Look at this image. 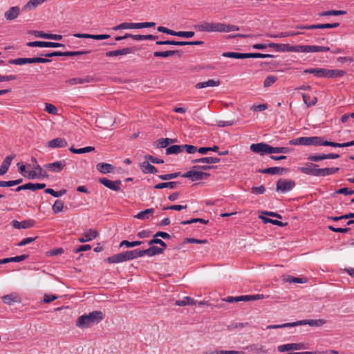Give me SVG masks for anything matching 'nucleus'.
I'll use <instances>...</instances> for the list:
<instances>
[{
	"mask_svg": "<svg viewBox=\"0 0 354 354\" xmlns=\"http://www.w3.org/2000/svg\"><path fill=\"white\" fill-rule=\"evenodd\" d=\"M318 165L313 162H306L305 166L300 167L298 170L302 174L313 176H326L339 171V167L317 168Z\"/></svg>",
	"mask_w": 354,
	"mask_h": 354,
	"instance_id": "1",
	"label": "nucleus"
},
{
	"mask_svg": "<svg viewBox=\"0 0 354 354\" xmlns=\"http://www.w3.org/2000/svg\"><path fill=\"white\" fill-rule=\"evenodd\" d=\"M104 317V314L100 310H95L88 315L80 316L76 321V326L82 328H89L91 325L98 324Z\"/></svg>",
	"mask_w": 354,
	"mask_h": 354,
	"instance_id": "2",
	"label": "nucleus"
},
{
	"mask_svg": "<svg viewBox=\"0 0 354 354\" xmlns=\"http://www.w3.org/2000/svg\"><path fill=\"white\" fill-rule=\"evenodd\" d=\"M226 24L220 22L203 21L194 26V28L201 32H226Z\"/></svg>",
	"mask_w": 354,
	"mask_h": 354,
	"instance_id": "3",
	"label": "nucleus"
},
{
	"mask_svg": "<svg viewBox=\"0 0 354 354\" xmlns=\"http://www.w3.org/2000/svg\"><path fill=\"white\" fill-rule=\"evenodd\" d=\"M217 167L216 165H194L192 167L193 170L183 174L181 177L189 178L192 181L201 180H203L202 171L216 169Z\"/></svg>",
	"mask_w": 354,
	"mask_h": 354,
	"instance_id": "4",
	"label": "nucleus"
},
{
	"mask_svg": "<svg viewBox=\"0 0 354 354\" xmlns=\"http://www.w3.org/2000/svg\"><path fill=\"white\" fill-rule=\"evenodd\" d=\"M324 141V138L319 136L300 137L290 140L289 144L291 145L324 146L323 143Z\"/></svg>",
	"mask_w": 354,
	"mask_h": 354,
	"instance_id": "5",
	"label": "nucleus"
},
{
	"mask_svg": "<svg viewBox=\"0 0 354 354\" xmlns=\"http://www.w3.org/2000/svg\"><path fill=\"white\" fill-rule=\"evenodd\" d=\"M135 259H136L135 250H127L120 253L115 254L105 259L104 261L108 263H119Z\"/></svg>",
	"mask_w": 354,
	"mask_h": 354,
	"instance_id": "6",
	"label": "nucleus"
},
{
	"mask_svg": "<svg viewBox=\"0 0 354 354\" xmlns=\"http://www.w3.org/2000/svg\"><path fill=\"white\" fill-rule=\"evenodd\" d=\"M51 60L48 58H43L41 57H19L17 59H12L8 60L9 64L24 65L26 64H36V63H49Z\"/></svg>",
	"mask_w": 354,
	"mask_h": 354,
	"instance_id": "7",
	"label": "nucleus"
},
{
	"mask_svg": "<svg viewBox=\"0 0 354 354\" xmlns=\"http://www.w3.org/2000/svg\"><path fill=\"white\" fill-rule=\"evenodd\" d=\"M269 48H273L277 52H297L301 53V45L290 46L288 44L268 43Z\"/></svg>",
	"mask_w": 354,
	"mask_h": 354,
	"instance_id": "8",
	"label": "nucleus"
},
{
	"mask_svg": "<svg viewBox=\"0 0 354 354\" xmlns=\"http://www.w3.org/2000/svg\"><path fill=\"white\" fill-rule=\"evenodd\" d=\"M295 185L296 183L293 180L279 178L276 183V192L286 193L292 190Z\"/></svg>",
	"mask_w": 354,
	"mask_h": 354,
	"instance_id": "9",
	"label": "nucleus"
},
{
	"mask_svg": "<svg viewBox=\"0 0 354 354\" xmlns=\"http://www.w3.org/2000/svg\"><path fill=\"white\" fill-rule=\"evenodd\" d=\"M157 45H172V46H200L204 44L203 41H176V40H159L156 41Z\"/></svg>",
	"mask_w": 354,
	"mask_h": 354,
	"instance_id": "10",
	"label": "nucleus"
},
{
	"mask_svg": "<svg viewBox=\"0 0 354 354\" xmlns=\"http://www.w3.org/2000/svg\"><path fill=\"white\" fill-rule=\"evenodd\" d=\"M26 46L28 47H40V48H65L66 46L64 44L53 42V41H34L26 43Z\"/></svg>",
	"mask_w": 354,
	"mask_h": 354,
	"instance_id": "11",
	"label": "nucleus"
},
{
	"mask_svg": "<svg viewBox=\"0 0 354 354\" xmlns=\"http://www.w3.org/2000/svg\"><path fill=\"white\" fill-rule=\"evenodd\" d=\"M270 149L271 145L265 142L252 144L250 147L251 151L255 153H259L261 156L270 154Z\"/></svg>",
	"mask_w": 354,
	"mask_h": 354,
	"instance_id": "12",
	"label": "nucleus"
},
{
	"mask_svg": "<svg viewBox=\"0 0 354 354\" xmlns=\"http://www.w3.org/2000/svg\"><path fill=\"white\" fill-rule=\"evenodd\" d=\"M98 182L107 187L108 189L115 191L119 192L120 190V185H122V182L120 180H116L115 181H112L106 178L102 177L98 179Z\"/></svg>",
	"mask_w": 354,
	"mask_h": 354,
	"instance_id": "13",
	"label": "nucleus"
},
{
	"mask_svg": "<svg viewBox=\"0 0 354 354\" xmlns=\"http://www.w3.org/2000/svg\"><path fill=\"white\" fill-rule=\"evenodd\" d=\"M339 158V155L337 153H314L310 154L308 156L307 160L311 162H319L325 159H337Z\"/></svg>",
	"mask_w": 354,
	"mask_h": 354,
	"instance_id": "14",
	"label": "nucleus"
},
{
	"mask_svg": "<svg viewBox=\"0 0 354 354\" xmlns=\"http://www.w3.org/2000/svg\"><path fill=\"white\" fill-rule=\"evenodd\" d=\"M136 50H138V48L136 46L127 47L122 49L107 51L105 53V55L106 57H116L120 55H125L127 54L134 53Z\"/></svg>",
	"mask_w": 354,
	"mask_h": 354,
	"instance_id": "15",
	"label": "nucleus"
},
{
	"mask_svg": "<svg viewBox=\"0 0 354 354\" xmlns=\"http://www.w3.org/2000/svg\"><path fill=\"white\" fill-rule=\"evenodd\" d=\"M306 348L304 343H290L279 345L277 350L280 353H284L289 351H297Z\"/></svg>",
	"mask_w": 354,
	"mask_h": 354,
	"instance_id": "16",
	"label": "nucleus"
},
{
	"mask_svg": "<svg viewBox=\"0 0 354 354\" xmlns=\"http://www.w3.org/2000/svg\"><path fill=\"white\" fill-rule=\"evenodd\" d=\"M46 185L45 183H26L24 185L18 186L15 189V191L19 192H21V190L28 189V190H31L32 192H35V191L38 190V189H44L46 187Z\"/></svg>",
	"mask_w": 354,
	"mask_h": 354,
	"instance_id": "17",
	"label": "nucleus"
},
{
	"mask_svg": "<svg viewBox=\"0 0 354 354\" xmlns=\"http://www.w3.org/2000/svg\"><path fill=\"white\" fill-rule=\"evenodd\" d=\"M36 221L34 219H27L22 221L13 220L11 222L12 226L15 229H28L35 226Z\"/></svg>",
	"mask_w": 354,
	"mask_h": 354,
	"instance_id": "18",
	"label": "nucleus"
},
{
	"mask_svg": "<svg viewBox=\"0 0 354 354\" xmlns=\"http://www.w3.org/2000/svg\"><path fill=\"white\" fill-rule=\"evenodd\" d=\"M289 171V169L279 167H272L266 169H259L257 170V172L264 174H282L283 172Z\"/></svg>",
	"mask_w": 354,
	"mask_h": 354,
	"instance_id": "19",
	"label": "nucleus"
},
{
	"mask_svg": "<svg viewBox=\"0 0 354 354\" xmlns=\"http://www.w3.org/2000/svg\"><path fill=\"white\" fill-rule=\"evenodd\" d=\"M66 166L65 160L56 161L44 165V167L53 172H60Z\"/></svg>",
	"mask_w": 354,
	"mask_h": 354,
	"instance_id": "20",
	"label": "nucleus"
},
{
	"mask_svg": "<svg viewBox=\"0 0 354 354\" xmlns=\"http://www.w3.org/2000/svg\"><path fill=\"white\" fill-rule=\"evenodd\" d=\"M330 50L328 46L301 45V53H316V52H327Z\"/></svg>",
	"mask_w": 354,
	"mask_h": 354,
	"instance_id": "21",
	"label": "nucleus"
},
{
	"mask_svg": "<svg viewBox=\"0 0 354 354\" xmlns=\"http://www.w3.org/2000/svg\"><path fill=\"white\" fill-rule=\"evenodd\" d=\"M32 35L36 37L52 39V40H61L62 39V35H57V34H51V33H46L43 31L40 30H33Z\"/></svg>",
	"mask_w": 354,
	"mask_h": 354,
	"instance_id": "22",
	"label": "nucleus"
},
{
	"mask_svg": "<svg viewBox=\"0 0 354 354\" xmlns=\"http://www.w3.org/2000/svg\"><path fill=\"white\" fill-rule=\"evenodd\" d=\"M183 52L181 50H169L166 51H155L153 56L156 57H163L166 58L173 55H178L181 57Z\"/></svg>",
	"mask_w": 354,
	"mask_h": 354,
	"instance_id": "23",
	"label": "nucleus"
},
{
	"mask_svg": "<svg viewBox=\"0 0 354 354\" xmlns=\"http://www.w3.org/2000/svg\"><path fill=\"white\" fill-rule=\"evenodd\" d=\"M305 74H313L315 76L317 77H326L327 78L328 69L323 68H308L305 69L303 71Z\"/></svg>",
	"mask_w": 354,
	"mask_h": 354,
	"instance_id": "24",
	"label": "nucleus"
},
{
	"mask_svg": "<svg viewBox=\"0 0 354 354\" xmlns=\"http://www.w3.org/2000/svg\"><path fill=\"white\" fill-rule=\"evenodd\" d=\"M68 142L63 138H57L48 142L47 147L49 148L66 147Z\"/></svg>",
	"mask_w": 354,
	"mask_h": 354,
	"instance_id": "25",
	"label": "nucleus"
},
{
	"mask_svg": "<svg viewBox=\"0 0 354 354\" xmlns=\"http://www.w3.org/2000/svg\"><path fill=\"white\" fill-rule=\"evenodd\" d=\"M15 153L6 156L0 167V176L4 175L8 171L12 160L15 158Z\"/></svg>",
	"mask_w": 354,
	"mask_h": 354,
	"instance_id": "26",
	"label": "nucleus"
},
{
	"mask_svg": "<svg viewBox=\"0 0 354 354\" xmlns=\"http://www.w3.org/2000/svg\"><path fill=\"white\" fill-rule=\"evenodd\" d=\"M83 235V237L78 239V241L80 243H84L92 241L98 236V232L97 230L89 229L85 231Z\"/></svg>",
	"mask_w": 354,
	"mask_h": 354,
	"instance_id": "27",
	"label": "nucleus"
},
{
	"mask_svg": "<svg viewBox=\"0 0 354 354\" xmlns=\"http://www.w3.org/2000/svg\"><path fill=\"white\" fill-rule=\"evenodd\" d=\"M2 300L4 304L11 305L13 303H21V299L17 293H10L2 297Z\"/></svg>",
	"mask_w": 354,
	"mask_h": 354,
	"instance_id": "28",
	"label": "nucleus"
},
{
	"mask_svg": "<svg viewBox=\"0 0 354 354\" xmlns=\"http://www.w3.org/2000/svg\"><path fill=\"white\" fill-rule=\"evenodd\" d=\"M156 26L154 22H141V23H128L127 22V29H140L145 28H152Z\"/></svg>",
	"mask_w": 354,
	"mask_h": 354,
	"instance_id": "29",
	"label": "nucleus"
},
{
	"mask_svg": "<svg viewBox=\"0 0 354 354\" xmlns=\"http://www.w3.org/2000/svg\"><path fill=\"white\" fill-rule=\"evenodd\" d=\"M19 8L18 6H13L10 8L9 10L5 12L4 17L7 20L11 21L16 19L19 16Z\"/></svg>",
	"mask_w": 354,
	"mask_h": 354,
	"instance_id": "30",
	"label": "nucleus"
},
{
	"mask_svg": "<svg viewBox=\"0 0 354 354\" xmlns=\"http://www.w3.org/2000/svg\"><path fill=\"white\" fill-rule=\"evenodd\" d=\"M126 37L131 38L133 40L141 41V40H156L158 39V36L153 35H132L131 33H126Z\"/></svg>",
	"mask_w": 354,
	"mask_h": 354,
	"instance_id": "31",
	"label": "nucleus"
},
{
	"mask_svg": "<svg viewBox=\"0 0 354 354\" xmlns=\"http://www.w3.org/2000/svg\"><path fill=\"white\" fill-rule=\"evenodd\" d=\"M180 184L178 181H169V182H163L154 185V189H162L165 188H169L171 189H175Z\"/></svg>",
	"mask_w": 354,
	"mask_h": 354,
	"instance_id": "32",
	"label": "nucleus"
},
{
	"mask_svg": "<svg viewBox=\"0 0 354 354\" xmlns=\"http://www.w3.org/2000/svg\"><path fill=\"white\" fill-rule=\"evenodd\" d=\"M221 84V82L219 80H208L206 82H198L195 85V88L197 89H201L203 88H206L207 86H218Z\"/></svg>",
	"mask_w": 354,
	"mask_h": 354,
	"instance_id": "33",
	"label": "nucleus"
},
{
	"mask_svg": "<svg viewBox=\"0 0 354 354\" xmlns=\"http://www.w3.org/2000/svg\"><path fill=\"white\" fill-rule=\"evenodd\" d=\"M301 326V325H309L310 326H322L324 324L326 323V320L323 319H302L300 320Z\"/></svg>",
	"mask_w": 354,
	"mask_h": 354,
	"instance_id": "34",
	"label": "nucleus"
},
{
	"mask_svg": "<svg viewBox=\"0 0 354 354\" xmlns=\"http://www.w3.org/2000/svg\"><path fill=\"white\" fill-rule=\"evenodd\" d=\"M140 168L144 174H156L158 172L157 168L150 164L148 160L142 162Z\"/></svg>",
	"mask_w": 354,
	"mask_h": 354,
	"instance_id": "35",
	"label": "nucleus"
},
{
	"mask_svg": "<svg viewBox=\"0 0 354 354\" xmlns=\"http://www.w3.org/2000/svg\"><path fill=\"white\" fill-rule=\"evenodd\" d=\"M96 168L102 174H109L113 172L114 169V167L109 164L105 162H100L96 165Z\"/></svg>",
	"mask_w": 354,
	"mask_h": 354,
	"instance_id": "36",
	"label": "nucleus"
},
{
	"mask_svg": "<svg viewBox=\"0 0 354 354\" xmlns=\"http://www.w3.org/2000/svg\"><path fill=\"white\" fill-rule=\"evenodd\" d=\"M221 159L216 157H203L192 160V163H207L213 164L220 162Z\"/></svg>",
	"mask_w": 354,
	"mask_h": 354,
	"instance_id": "37",
	"label": "nucleus"
},
{
	"mask_svg": "<svg viewBox=\"0 0 354 354\" xmlns=\"http://www.w3.org/2000/svg\"><path fill=\"white\" fill-rule=\"evenodd\" d=\"M259 218L262 221V222L264 224L271 223L272 225H277L279 227H285L288 225V223H283L280 221L274 220V219L270 218L268 217H266V216H264L262 215L259 216Z\"/></svg>",
	"mask_w": 354,
	"mask_h": 354,
	"instance_id": "38",
	"label": "nucleus"
},
{
	"mask_svg": "<svg viewBox=\"0 0 354 354\" xmlns=\"http://www.w3.org/2000/svg\"><path fill=\"white\" fill-rule=\"evenodd\" d=\"M222 56L234 59H246L248 58V53L224 52Z\"/></svg>",
	"mask_w": 354,
	"mask_h": 354,
	"instance_id": "39",
	"label": "nucleus"
},
{
	"mask_svg": "<svg viewBox=\"0 0 354 354\" xmlns=\"http://www.w3.org/2000/svg\"><path fill=\"white\" fill-rule=\"evenodd\" d=\"M177 142V139L172 138H160L157 140L158 144L156 145L157 148H167L170 144Z\"/></svg>",
	"mask_w": 354,
	"mask_h": 354,
	"instance_id": "40",
	"label": "nucleus"
},
{
	"mask_svg": "<svg viewBox=\"0 0 354 354\" xmlns=\"http://www.w3.org/2000/svg\"><path fill=\"white\" fill-rule=\"evenodd\" d=\"M147 255L149 257H153L158 254H161L164 252V248H160L154 245H150V247L146 249Z\"/></svg>",
	"mask_w": 354,
	"mask_h": 354,
	"instance_id": "41",
	"label": "nucleus"
},
{
	"mask_svg": "<svg viewBox=\"0 0 354 354\" xmlns=\"http://www.w3.org/2000/svg\"><path fill=\"white\" fill-rule=\"evenodd\" d=\"M302 98L304 104L308 106H312L316 104L317 102V97L315 96L311 97L310 95L306 93L302 94Z\"/></svg>",
	"mask_w": 354,
	"mask_h": 354,
	"instance_id": "42",
	"label": "nucleus"
},
{
	"mask_svg": "<svg viewBox=\"0 0 354 354\" xmlns=\"http://www.w3.org/2000/svg\"><path fill=\"white\" fill-rule=\"evenodd\" d=\"M196 301L190 297H185L181 300H176L175 304L178 306H185L187 305H196Z\"/></svg>",
	"mask_w": 354,
	"mask_h": 354,
	"instance_id": "43",
	"label": "nucleus"
},
{
	"mask_svg": "<svg viewBox=\"0 0 354 354\" xmlns=\"http://www.w3.org/2000/svg\"><path fill=\"white\" fill-rule=\"evenodd\" d=\"M346 74V72L344 70L328 69L327 78L341 77Z\"/></svg>",
	"mask_w": 354,
	"mask_h": 354,
	"instance_id": "44",
	"label": "nucleus"
},
{
	"mask_svg": "<svg viewBox=\"0 0 354 354\" xmlns=\"http://www.w3.org/2000/svg\"><path fill=\"white\" fill-rule=\"evenodd\" d=\"M69 150L73 153L82 154V153H88V152L93 151L95 150V147L88 146V147H83V148L75 149L74 147H71L69 148Z\"/></svg>",
	"mask_w": 354,
	"mask_h": 354,
	"instance_id": "45",
	"label": "nucleus"
},
{
	"mask_svg": "<svg viewBox=\"0 0 354 354\" xmlns=\"http://www.w3.org/2000/svg\"><path fill=\"white\" fill-rule=\"evenodd\" d=\"M347 13L346 10H330L327 11H324L319 13V16L325 17V16H339V15H344Z\"/></svg>",
	"mask_w": 354,
	"mask_h": 354,
	"instance_id": "46",
	"label": "nucleus"
},
{
	"mask_svg": "<svg viewBox=\"0 0 354 354\" xmlns=\"http://www.w3.org/2000/svg\"><path fill=\"white\" fill-rule=\"evenodd\" d=\"M154 213L153 208L146 209L143 211L140 212L138 214L135 216V218L140 220L147 219L149 217L150 214Z\"/></svg>",
	"mask_w": 354,
	"mask_h": 354,
	"instance_id": "47",
	"label": "nucleus"
},
{
	"mask_svg": "<svg viewBox=\"0 0 354 354\" xmlns=\"http://www.w3.org/2000/svg\"><path fill=\"white\" fill-rule=\"evenodd\" d=\"M182 152V145H173L166 148V154H178Z\"/></svg>",
	"mask_w": 354,
	"mask_h": 354,
	"instance_id": "48",
	"label": "nucleus"
},
{
	"mask_svg": "<svg viewBox=\"0 0 354 354\" xmlns=\"http://www.w3.org/2000/svg\"><path fill=\"white\" fill-rule=\"evenodd\" d=\"M142 243V241H129L127 240H123L120 242L119 247L122 248L123 246L131 248L136 246L140 245Z\"/></svg>",
	"mask_w": 354,
	"mask_h": 354,
	"instance_id": "49",
	"label": "nucleus"
},
{
	"mask_svg": "<svg viewBox=\"0 0 354 354\" xmlns=\"http://www.w3.org/2000/svg\"><path fill=\"white\" fill-rule=\"evenodd\" d=\"M339 26V23H333V24H313L311 27L313 29H326V28H335Z\"/></svg>",
	"mask_w": 354,
	"mask_h": 354,
	"instance_id": "50",
	"label": "nucleus"
},
{
	"mask_svg": "<svg viewBox=\"0 0 354 354\" xmlns=\"http://www.w3.org/2000/svg\"><path fill=\"white\" fill-rule=\"evenodd\" d=\"M67 190L66 189H62L59 191H55L53 189L47 188L44 190L46 194H50L51 196L58 198L66 193Z\"/></svg>",
	"mask_w": 354,
	"mask_h": 354,
	"instance_id": "51",
	"label": "nucleus"
},
{
	"mask_svg": "<svg viewBox=\"0 0 354 354\" xmlns=\"http://www.w3.org/2000/svg\"><path fill=\"white\" fill-rule=\"evenodd\" d=\"M182 174L180 171L167 174H161L158 176V178L162 180H169L171 179H174L178 176H181Z\"/></svg>",
	"mask_w": 354,
	"mask_h": 354,
	"instance_id": "52",
	"label": "nucleus"
},
{
	"mask_svg": "<svg viewBox=\"0 0 354 354\" xmlns=\"http://www.w3.org/2000/svg\"><path fill=\"white\" fill-rule=\"evenodd\" d=\"M64 202L61 200H56L52 206V209L54 214H58L64 209Z\"/></svg>",
	"mask_w": 354,
	"mask_h": 354,
	"instance_id": "53",
	"label": "nucleus"
},
{
	"mask_svg": "<svg viewBox=\"0 0 354 354\" xmlns=\"http://www.w3.org/2000/svg\"><path fill=\"white\" fill-rule=\"evenodd\" d=\"M274 55L271 54H263L260 53H248V58H272Z\"/></svg>",
	"mask_w": 354,
	"mask_h": 354,
	"instance_id": "54",
	"label": "nucleus"
},
{
	"mask_svg": "<svg viewBox=\"0 0 354 354\" xmlns=\"http://www.w3.org/2000/svg\"><path fill=\"white\" fill-rule=\"evenodd\" d=\"M208 241L207 239H197L195 238H185L183 240V243H197V244H205L207 243Z\"/></svg>",
	"mask_w": 354,
	"mask_h": 354,
	"instance_id": "55",
	"label": "nucleus"
},
{
	"mask_svg": "<svg viewBox=\"0 0 354 354\" xmlns=\"http://www.w3.org/2000/svg\"><path fill=\"white\" fill-rule=\"evenodd\" d=\"M290 151V148H288V147H274L271 146L270 154L271 153H287Z\"/></svg>",
	"mask_w": 354,
	"mask_h": 354,
	"instance_id": "56",
	"label": "nucleus"
},
{
	"mask_svg": "<svg viewBox=\"0 0 354 354\" xmlns=\"http://www.w3.org/2000/svg\"><path fill=\"white\" fill-rule=\"evenodd\" d=\"M155 244L160 245L161 246L160 248H164V250L167 248V244H166V243L165 241H163L160 239L155 238L153 236V238L152 239L149 241L148 245H155Z\"/></svg>",
	"mask_w": 354,
	"mask_h": 354,
	"instance_id": "57",
	"label": "nucleus"
},
{
	"mask_svg": "<svg viewBox=\"0 0 354 354\" xmlns=\"http://www.w3.org/2000/svg\"><path fill=\"white\" fill-rule=\"evenodd\" d=\"M323 143L324 144V146H330V147H333L343 148V147H349L348 142H344V143H338V142H332V141L325 140L324 142H323Z\"/></svg>",
	"mask_w": 354,
	"mask_h": 354,
	"instance_id": "58",
	"label": "nucleus"
},
{
	"mask_svg": "<svg viewBox=\"0 0 354 354\" xmlns=\"http://www.w3.org/2000/svg\"><path fill=\"white\" fill-rule=\"evenodd\" d=\"M28 257H29V254H25L20 255V256H16V257H8L7 261H8V263L21 262V261H23L27 259Z\"/></svg>",
	"mask_w": 354,
	"mask_h": 354,
	"instance_id": "59",
	"label": "nucleus"
},
{
	"mask_svg": "<svg viewBox=\"0 0 354 354\" xmlns=\"http://www.w3.org/2000/svg\"><path fill=\"white\" fill-rule=\"evenodd\" d=\"M277 77L274 75H268L266 77L263 82V86L265 88H268L273 84L277 80Z\"/></svg>",
	"mask_w": 354,
	"mask_h": 354,
	"instance_id": "60",
	"label": "nucleus"
},
{
	"mask_svg": "<svg viewBox=\"0 0 354 354\" xmlns=\"http://www.w3.org/2000/svg\"><path fill=\"white\" fill-rule=\"evenodd\" d=\"M216 68L214 64H200L195 67V69L196 71H201L202 70H206V71H212L214 70Z\"/></svg>",
	"mask_w": 354,
	"mask_h": 354,
	"instance_id": "61",
	"label": "nucleus"
},
{
	"mask_svg": "<svg viewBox=\"0 0 354 354\" xmlns=\"http://www.w3.org/2000/svg\"><path fill=\"white\" fill-rule=\"evenodd\" d=\"M185 150L187 153H194L197 151V147L192 145H182V152Z\"/></svg>",
	"mask_w": 354,
	"mask_h": 354,
	"instance_id": "62",
	"label": "nucleus"
},
{
	"mask_svg": "<svg viewBox=\"0 0 354 354\" xmlns=\"http://www.w3.org/2000/svg\"><path fill=\"white\" fill-rule=\"evenodd\" d=\"M344 194V195H353L354 194V190L349 189L348 187H343L340 188L339 189H337L334 194Z\"/></svg>",
	"mask_w": 354,
	"mask_h": 354,
	"instance_id": "63",
	"label": "nucleus"
},
{
	"mask_svg": "<svg viewBox=\"0 0 354 354\" xmlns=\"http://www.w3.org/2000/svg\"><path fill=\"white\" fill-rule=\"evenodd\" d=\"M145 159L146 160L150 161L151 163L153 164H162L164 163V160L162 159L156 158L155 156H153L151 155H145Z\"/></svg>",
	"mask_w": 354,
	"mask_h": 354,
	"instance_id": "64",
	"label": "nucleus"
}]
</instances>
